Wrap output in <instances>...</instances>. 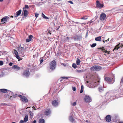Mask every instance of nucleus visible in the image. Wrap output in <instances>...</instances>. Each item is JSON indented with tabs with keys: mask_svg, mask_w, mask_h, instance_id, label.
Segmentation results:
<instances>
[{
	"mask_svg": "<svg viewBox=\"0 0 123 123\" xmlns=\"http://www.w3.org/2000/svg\"><path fill=\"white\" fill-rule=\"evenodd\" d=\"M39 123H44V119L41 118L39 119Z\"/></svg>",
	"mask_w": 123,
	"mask_h": 123,
	"instance_id": "nucleus-25",
	"label": "nucleus"
},
{
	"mask_svg": "<svg viewBox=\"0 0 123 123\" xmlns=\"http://www.w3.org/2000/svg\"><path fill=\"white\" fill-rule=\"evenodd\" d=\"M62 64H63L64 66H65V65L64 64V63H62Z\"/></svg>",
	"mask_w": 123,
	"mask_h": 123,
	"instance_id": "nucleus-59",
	"label": "nucleus"
},
{
	"mask_svg": "<svg viewBox=\"0 0 123 123\" xmlns=\"http://www.w3.org/2000/svg\"><path fill=\"white\" fill-rule=\"evenodd\" d=\"M23 12H24V15L25 17H27L28 14V11L26 10L24 8H23Z\"/></svg>",
	"mask_w": 123,
	"mask_h": 123,
	"instance_id": "nucleus-17",
	"label": "nucleus"
},
{
	"mask_svg": "<svg viewBox=\"0 0 123 123\" xmlns=\"http://www.w3.org/2000/svg\"><path fill=\"white\" fill-rule=\"evenodd\" d=\"M16 57L19 60H21L22 59H19L20 57L18 55V54L16 55Z\"/></svg>",
	"mask_w": 123,
	"mask_h": 123,
	"instance_id": "nucleus-31",
	"label": "nucleus"
},
{
	"mask_svg": "<svg viewBox=\"0 0 123 123\" xmlns=\"http://www.w3.org/2000/svg\"><path fill=\"white\" fill-rule=\"evenodd\" d=\"M18 95L17 94H15L14 95L13 94V95L12 96V99H13V98H15L16 97H17V96L18 97Z\"/></svg>",
	"mask_w": 123,
	"mask_h": 123,
	"instance_id": "nucleus-35",
	"label": "nucleus"
},
{
	"mask_svg": "<svg viewBox=\"0 0 123 123\" xmlns=\"http://www.w3.org/2000/svg\"><path fill=\"white\" fill-rule=\"evenodd\" d=\"M76 104V102H74L73 103H71V105L73 106H75Z\"/></svg>",
	"mask_w": 123,
	"mask_h": 123,
	"instance_id": "nucleus-41",
	"label": "nucleus"
},
{
	"mask_svg": "<svg viewBox=\"0 0 123 123\" xmlns=\"http://www.w3.org/2000/svg\"><path fill=\"white\" fill-rule=\"evenodd\" d=\"M105 80L106 81L108 82H111V84H113L115 81V80L113 78H111L108 77H105Z\"/></svg>",
	"mask_w": 123,
	"mask_h": 123,
	"instance_id": "nucleus-11",
	"label": "nucleus"
},
{
	"mask_svg": "<svg viewBox=\"0 0 123 123\" xmlns=\"http://www.w3.org/2000/svg\"><path fill=\"white\" fill-rule=\"evenodd\" d=\"M8 17L5 16L1 19V22H3L4 23H6V22L7 21V19H8Z\"/></svg>",
	"mask_w": 123,
	"mask_h": 123,
	"instance_id": "nucleus-14",
	"label": "nucleus"
},
{
	"mask_svg": "<svg viewBox=\"0 0 123 123\" xmlns=\"http://www.w3.org/2000/svg\"><path fill=\"white\" fill-rule=\"evenodd\" d=\"M33 37V36L31 35H30L29 37V39L31 40L32 38Z\"/></svg>",
	"mask_w": 123,
	"mask_h": 123,
	"instance_id": "nucleus-36",
	"label": "nucleus"
},
{
	"mask_svg": "<svg viewBox=\"0 0 123 123\" xmlns=\"http://www.w3.org/2000/svg\"><path fill=\"white\" fill-rule=\"evenodd\" d=\"M100 68L99 66L95 65L91 67L90 69L92 71H98L99 70Z\"/></svg>",
	"mask_w": 123,
	"mask_h": 123,
	"instance_id": "nucleus-5",
	"label": "nucleus"
},
{
	"mask_svg": "<svg viewBox=\"0 0 123 123\" xmlns=\"http://www.w3.org/2000/svg\"><path fill=\"white\" fill-rule=\"evenodd\" d=\"M81 38V37L79 35H76L73 37V38L75 41H78Z\"/></svg>",
	"mask_w": 123,
	"mask_h": 123,
	"instance_id": "nucleus-13",
	"label": "nucleus"
},
{
	"mask_svg": "<svg viewBox=\"0 0 123 123\" xmlns=\"http://www.w3.org/2000/svg\"><path fill=\"white\" fill-rule=\"evenodd\" d=\"M119 123H123V122H119Z\"/></svg>",
	"mask_w": 123,
	"mask_h": 123,
	"instance_id": "nucleus-63",
	"label": "nucleus"
},
{
	"mask_svg": "<svg viewBox=\"0 0 123 123\" xmlns=\"http://www.w3.org/2000/svg\"><path fill=\"white\" fill-rule=\"evenodd\" d=\"M29 70V68H28L26 70H24L22 73V75L24 76H25L27 78L28 77L30 74Z\"/></svg>",
	"mask_w": 123,
	"mask_h": 123,
	"instance_id": "nucleus-2",
	"label": "nucleus"
},
{
	"mask_svg": "<svg viewBox=\"0 0 123 123\" xmlns=\"http://www.w3.org/2000/svg\"><path fill=\"white\" fill-rule=\"evenodd\" d=\"M80 59L79 58H77L76 61V63L77 65H79L80 64Z\"/></svg>",
	"mask_w": 123,
	"mask_h": 123,
	"instance_id": "nucleus-23",
	"label": "nucleus"
},
{
	"mask_svg": "<svg viewBox=\"0 0 123 123\" xmlns=\"http://www.w3.org/2000/svg\"><path fill=\"white\" fill-rule=\"evenodd\" d=\"M77 72L78 73H81L84 71L83 70H78L77 71Z\"/></svg>",
	"mask_w": 123,
	"mask_h": 123,
	"instance_id": "nucleus-32",
	"label": "nucleus"
},
{
	"mask_svg": "<svg viewBox=\"0 0 123 123\" xmlns=\"http://www.w3.org/2000/svg\"><path fill=\"white\" fill-rule=\"evenodd\" d=\"M97 45V44L96 43H93L91 45V47L92 48H93L95 46Z\"/></svg>",
	"mask_w": 123,
	"mask_h": 123,
	"instance_id": "nucleus-34",
	"label": "nucleus"
},
{
	"mask_svg": "<svg viewBox=\"0 0 123 123\" xmlns=\"http://www.w3.org/2000/svg\"><path fill=\"white\" fill-rule=\"evenodd\" d=\"M36 121L35 120L33 121V122H32L31 123H36Z\"/></svg>",
	"mask_w": 123,
	"mask_h": 123,
	"instance_id": "nucleus-54",
	"label": "nucleus"
},
{
	"mask_svg": "<svg viewBox=\"0 0 123 123\" xmlns=\"http://www.w3.org/2000/svg\"><path fill=\"white\" fill-rule=\"evenodd\" d=\"M23 8H25V9H26V8L28 9L29 8V7L27 5H25V6Z\"/></svg>",
	"mask_w": 123,
	"mask_h": 123,
	"instance_id": "nucleus-40",
	"label": "nucleus"
},
{
	"mask_svg": "<svg viewBox=\"0 0 123 123\" xmlns=\"http://www.w3.org/2000/svg\"><path fill=\"white\" fill-rule=\"evenodd\" d=\"M96 6L97 8H102L104 6L103 4H101L99 1L97 0L96 1Z\"/></svg>",
	"mask_w": 123,
	"mask_h": 123,
	"instance_id": "nucleus-7",
	"label": "nucleus"
},
{
	"mask_svg": "<svg viewBox=\"0 0 123 123\" xmlns=\"http://www.w3.org/2000/svg\"><path fill=\"white\" fill-rule=\"evenodd\" d=\"M101 36H100L98 37L95 38V40L96 41H101Z\"/></svg>",
	"mask_w": 123,
	"mask_h": 123,
	"instance_id": "nucleus-21",
	"label": "nucleus"
},
{
	"mask_svg": "<svg viewBox=\"0 0 123 123\" xmlns=\"http://www.w3.org/2000/svg\"><path fill=\"white\" fill-rule=\"evenodd\" d=\"M30 115L31 116V117L32 118L33 116V113L31 111H30Z\"/></svg>",
	"mask_w": 123,
	"mask_h": 123,
	"instance_id": "nucleus-37",
	"label": "nucleus"
},
{
	"mask_svg": "<svg viewBox=\"0 0 123 123\" xmlns=\"http://www.w3.org/2000/svg\"><path fill=\"white\" fill-rule=\"evenodd\" d=\"M7 104H5V103H3V104H1V105H7Z\"/></svg>",
	"mask_w": 123,
	"mask_h": 123,
	"instance_id": "nucleus-56",
	"label": "nucleus"
},
{
	"mask_svg": "<svg viewBox=\"0 0 123 123\" xmlns=\"http://www.w3.org/2000/svg\"><path fill=\"white\" fill-rule=\"evenodd\" d=\"M21 11H22L21 10H20L17 11L16 13V15L14 16V17H18L20 14L21 12Z\"/></svg>",
	"mask_w": 123,
	"mask_h": 123,
	"instance_id": "nucleus-19",
	"label": "nucleus"
},
{
	"mask_svg": "<svg viewBox=\"0 0 123 123\" xmlns=\"http://www.w3.org/2000/svg\"><path fill=\"white\" fill-rule=\"evenodd\" d=\"M69 120L72 123H75L76 122L75 120L71 116H70L69 117Z\"/></svg>",
	"mask_w": 123,
	"mask_h": 123,
	"instance_id": "nucleus-18",
	"label": "nucleus"
},
{
	"mask_svg": "<svg viewBox=\"0 0 123 123\" xmlns=\"http://www.w3.org/2000/svg\"><path fill=\"white\" fill-rule=\"evenodd\" d=\"M83 92V89H81L80 91V93H82Z\"/></svg>",
	"mask_w": 123,
	"mask_h": 123,
	"instance_id": "nucleus-53",
	"label": "nucleus"
},
{
	"mask_svg": "<svg viewBox=\"0 0 123 123\" xmlns=\"http://www.w3.org/2000/svg\"><path fill=\"white\" fill-rule=\"evenodd\" d=\"M84 100L85 101L86 103H89L92 101L91 97L88 95H86L85 96Z\"/></svg>",
	"mask_w": 123,
	"mask_h": 123,
	"instance_id": "nucleus-3",
	"label": "nucleus"
},
{
	"mask_svg": "<svg viewBox=\"0 0 123 123\" xmlns=\"http://www.w3.org/2000/svg\"><path fill=\"white\" fill-rule=\"evenodd\" d=\"M11 18H13V16H11Z\"/></svg>",
	"mask_w": 123,
	"mask_h": 123,
	"instance_id": "nucleus-62",
	"label": "nucleus"
},
{
	"mask_svg": "<svg viewBox=\"0 0 123 123\" xmlns=\"http://www.w3.org/2000/svg\"><path fill=\"white\" fill-rule=\"evenodd\" d=\"M52 104L54 107H56L58 105L59 102L58 101L54 100H53L52 101Z\"/></svg>",
	"mask_w": 123,
	"mask_h": 123,
	"instance_id": "nucleus-9",
	"label": "nucleus"
},
{
	"mask_svg": "<svg viewBox=\"0 0 123 123\" xmlns=\"http://www.w3.org/2000/svg\"><path fill=\"white\" fill-rule=\"evenodd\" d=\"M18 50L20 54H24L25 51V50L24 49V47H20L18 48Z\"/></svg>",
	"mask_w": 123,
	"mask_h": 123,
	"instance_id": "nucleus-8",
	"label": "nucleus"
},
{
	"mask_svg": "<svg viewBox=\"0 0 123 123\" xmlns=\"http://www.w3.org/2000/svg\"><path fill=\"white\" fill-rule=\"evenodd\" d=\"M12 64H13V63H12V62H10L9 63V65L10 66H12Z\"/></svg>",
	"mask_w": 123,
	"mask_h": 123,
	"instance_id": "nucleus-51",
	"label": "nucleus"
},
{
	"mask_svg": "<svg viewBox=\"0 0 123 123\" xmlns=\"http://www.w3.org/2000/svg\"><path fill=\"white\" fill-rule=\"evenodd\" d=\"M123 83V77L122 79L120 81V84Z\"/></svg>",
	"mask_w": 123,
	"mask_h": 123,
	"instance_id": "nucleus-44",
	"label": "nucleus"
},
{
	"mask_svg": "<svg viewBox=\"0 0 123 123\" xmlns=\"http://www.w3.org/2000/svg\"><path fill=\"white\" fill-rule=\"evenodd\" d=\"M68 2L69 3L71 4H73V2L71 1H68Z\"/></svg>",
	"mask_w": 123,
	"mask_h": 123,
	"instance_id": "nucleus-47",
	"label": "nucleus"
},
{
	"mask_svg": "<svg viewBox=\"0 0 123 123\" xmlns=\"http://www.w3.org/2000/svg\"><path fill=\"white\" fill-rule=\"evenodd\" d=\"M56 63V62L55 60H53L51 62L50 64V69L53 70L55 68Z\"/></svg>",
	"mask_w": 123,
	"mask_h": 123,
	"instance_id": "nucleus-4",
	"label": "nucleus"
},
{
	"mask_svg": "<svg viewBox=\"0 0 123 123\" xmlns=\"http://www.w3.org/2000/svg\"><path fill=\"white\" fill-rule=\"evenodd\" d=\"M62 80H62V79H61V80H60V81L61 82V81H62Z\"/></svg>",
	"mask_w": 123,
	"mask_h": 123,
	"instance_id": "nucleus-61",
	"label": "nucleus"
},
{
	"mask_svg": "<svg viewBox=\"0 0 123 123\" xmlns=\"http://www.w3.org/2000/svg\"><path fill=\"white\" fill-rule=\"evenodd\" d=\"M100 82V80H99V79H98L97 81H95V82H92L91 83H89L88 81H87L86 82L87 83L86 84L87 86L89 87V84H91V85H93V87H95L96 86H97L99 84L98 83H99Z\"/></svg>",
	"mask_w": 123,
	"mask_h": 123,
	"instance_id": "nucleus-1",
	"label": "nucleus"
},
{
	"mask_svg": "<svg viewBox=\"0 0 123 123\" xmlns=\"http://www.w3.org/2000/svg\"><path fill=\"white\" fill-rule=\"evenodd\" d=\"M98 90L100 92H101V91L102 90V89L101 88H99L98 89Z\"/></svg>",
	"mask_w": 123,
	"mask_h": 123,
	"instance_id": "nucleus-52",
	"label": "nucleus"
},
{
	"mask_svg": "<svg viewBox=\"0 0 123 123\" xmlns=\"http://www.w3.org/2000/svg\"><path fill=\"white\" fill-rule=\"evenodd\" d=\"M30 41H31V40H30L29 39H27L26 40V42H29Z\"/></svg>",
	"mask_w": 123,
	"mask_h": 123,
	"instance_id": "nucleus-45",
	"label": "nucleus"
},
{
	"mask_svg": "<svg viewBox=\"0 0 123 123\" xmlns=\"http://www.w3.org/2000/svg\"><path fill=\"white\" fill-rule=\"evenodd\" d=\"M72 66L73 68H76L77 66L74 63H73L72 65Z\"/></svg>",
	"mask_w": 123,
	"mask_h": 123,
	"instance_id": "nucleus-30",
	"label": "nucleus"
},
{
	"mask_svg": "<svg viewBox=\"0 0 123 123\" xmlns=\"http://www.w3.org/2000/svg\"><path fill=\"white\" fill-rule=\"evenodd\" d=\"M103 43H105V41L103 40Z\"/></svg>",
	"mask_w": 123,
	"mask_h": 123,
	"instance_id": "nucleus-64",
	"label": "nucleus"
},
{
	"mask_svg": "<svg viewBox=\"0 0 123 123\" xmlns=\"http://www.w3.org/2000/svg\"><path fill=\"white\" fill-rule=\"evenodd\" d=\"M18 97H20L21 101L24 102L25 103L28 102V100L24 96L19 95H18Z\"/></svg>",
	"mask_w": 123,
	"mask_h": 123,
	"instance_id": "nucleus-6",
	"label": "nucleus"
},
{
	"mask_svg": "<svg viewBox=\"0 0 123 123\" xmlns=\"http://www.w3.org/2000/svg\"><path fill=\"white\" fill-rule=\"evenodd\" d=\"M67 39H68V40L69 39V38L68 37H67Z\"/></svg>",
	"mask_w": 123,
	"mask_h": 123,
	"instance_id": "nucleus-58",
	"label": "nucleus"
},
{
	"mask_svg": "<svg viewBox=\"0 0 123 123\" xmlns=\"http://www.w3.org/2000/svg\"><path fill=\"white\" fill-rule=\"evenodd\" d=\"M72 89L74 91H76V88L75 87H72Z\"/></svg>",
	"mask_w": 123,
	"mask_h": 123,
	"instance_id": "nucleus-46",
	"label": "nucleus"
},
{
	"mask_svg": "<svg viewBox=\"0 0 123 123\" xmlns=\"http://www.w3.org/2000/svg\"><path fill=\"white\" fill-rule=\"evenodd\" d=\"M119 44H118L113 49V51H114L115 50H117V49H118L120 48V47L119 46Z\"/></svg>",
	"mask_w": 123,
	"mask_h": 123,
	"instance_id": "nucleus-24",
	"label": "nucleus"
},
{
	"mask_svg": "<svg viewBox=\"0 0 123 123\" xmlns=\"http://www.w3.org/2000/svg\"><path fill=\"white\" fill-rule=\"evenodd\" d=\"M84 88V87L83 86V85H82L81 86V89H83Z\"/></svg>",
	"mask_w": 123,
	"mask_h": 123,
	"instance_id": "nucleus-55",
	"label": "nucleus"
},
{
	"mask_svg": "<svg viewBox=\"0 0 123 123\" xmlns=\"http://www.w3.org/2000/svg\"><path fill=\"white\" fill-rule=\"evenodd\" d=\"M39 15L37 13H35V16L36 17V18H37V17Z\"/></svg>",
	"mask_w": 123,
	"mask_h": 123,
	"instance_id": "nucleus-43",
	"label": "nucleus"
},
{
	"mask_svg": "<svg viewBox=\"0 0 123 123\" xmlns=\"http://www.w3.org/2000/svg\"><path fill=\"white\" fill-rule=\"evenodd\" d=\"M106 121L108 122H110L111 120V117L110 115H107L105 118Z\"/></svg>",
	"mask_w": 123,
	"mask_h": 123,
	"instance_id": "nucleus-15",
	"label": "nucleus"
},
{
	"mask_svg": "<svg viewBox=\"0 0 123 123\" xmlns=\"http://www.w3.org/2000/svg\"><path fill=\"white\" fill-rule=\"evenodd\" d=\"M5 97L6 98H9V96L8 94H6L5 95Z\"/></svg>",
	"mask_w": 123,
	"mask_h": 123,
	"instance_id": "nucleus-39",
	"label": "nucleus"
},
{
	"mask_svg": "<svg viewBox=\"0 0 123 123\" xmlns=\"http://www.w3.org/2000/svg\"><path fill=\"white\" fill-rule=\"evenodd\" d=\"M12 68L14 69H16L17 70H18L20 69V67L17 65H14L13 66Z\"/></svg>",
	"mask_w": 123,
	"mask_h": 123,
	"instance_id": "nucleus-20",
	"label": "nucleus"
},
{
	"mask_svg": "<svg viewBox=\"0 0 123 123\" xmlns=\"http://www.w3.org/2000/svg\"><path fill=\"white\" fill-rule=\"evenodd\" d=\"M13 51V54H15L16 55L18 54V52L17 50H16L15 49H14Z\"/></svg>",
	"mask_w": 123,
	"mask_h": 123,
	"instance_id": "nucleus-29",
	"label": "nucleus"
},
{
	"mask_svg": "<svg viewBox=\"0 0 123 123\" xmlns=\"http://www.w3.org/2000/svg\"><path fill=\"white\" fill-rule=\"evenodd\" d=\"M106 16V15L105 13H103L100 14V19L101 20H104Z\"/></svg>",
	"mask_w": 123,
	"mask_h": 123,
	"instance_id": "nucleus-10",
	"label": "nucleus"
},
{
	"mask_svg": "<svg viewBox=\"0 0 123 123\" xmlns=\"http://www.w3.org/2000/svg\"><path fill=\"white\" fill-rule=\"evenodd\" d=\"M87 19V18L86 16H83L82 17L80 18L81 19Z\"/></svg>",
	"mask_w": 123,
	"mask_h": 123,
	"instance_id": "nucleus-33",
	"label": "nucleus"
},
{
	"mask_svg": "<svg viewBox=\"0 0 123 123\" xmlns=\"http://www.w3.org/2000/svg\"><path fill=\"white\" fill-rule=\"evenodd\" d=\"M42 17L46 19H48L49 18L46 16L44 14L42 13Z\"/></svg>",
	"mask_w": 123,
	"mask_h": 123,
	"instance_id": "nucleus-28",
	"label": "nucleus"
},
{
	"mask_svg": "<svg viewBox=\"0 0 123 123\" xmlns=\"http://www.w3.org/2000/svg\"><path fill=\"white\" fill-rule=\"evenodd\" d=\"M43 59H41L40 60V63L41 64L43 61Z\"/></svg>",
	"mask_w": 123,
	"mask_h": 123,
	"instance_id": "nucleus-50",
	"label": "nucleus"
},
{
	"mask_svg": "<svg viewBox=\"0 0 123 123\" xmlns=\"http://www.w3.org/2000/svg\"><path fill=\"white\" fill-rule=\"evenodd\" d=\"M3 64V62L2 61H0V66H2Z\"/></svg>",
	"mask_w": 123,
	"mask_h": 123,
	"instance_id": "nucleus-42",
	"label": "nucleus"
},
{
	"mask_svg": "<svg viewBox=\"0 0 123 123\" xmlns=\"http://www.w3.org/2000/svg\"><path fill=\"white\" fill-rule=\"evenodd\" d=\"M7 94L9 96V99H12V96L13 95V93L12 92L8 91L7 92Z\"/></svg>",
	"mask_w": 123,
	"mask_h": 123,
	"instance_id": "nucleus-12",
	"label": "nucleus"
},
{
	"mask_svg": "<svg viewBox=\"0 0 123 123\" xmlns=\"http://www.w3.org/2000/svg\"><path fill=\"white\" fill-rule=\"evenodd\" d=\"M101 50L103 51V52H105V53H107L108 54H109V52L107 51L104 48L103 49Z\"/></svg>",
	"mask_w": 123,
	"mask_h": 123,
	"instance_id": "nucleus-27",
	"label": "nucleus"
},
{
	"mask_svg": "<svg viewBox=\"0 0 123 123\" xmlns=\"http://www.w3.org/2000/svg\"><path fill=\"white\" fill-rule=\"evenodd\" d=\"M69 77H61L60 78L67 79H68Z\"/></svg>",
	"mask_w": 123,
	"mask_h": 123,
	"instance_id": "nucleus-38",
	"label": "nucleus"
},
{
	"mask_svg": "<svg viewBox=\"0 0 123 123\" xmlns=\"http://www.w3.org/2000/svg\"><path fill=\"white\" fill-rule=\"evenodd\" d=\"M60 26H59L58 27V28L57 29H56V30H58V29H59V28H60Z\"/></svg>",
	"mask_w": 123,
	"mask_h": 123,
	"instance_id": "nucleus-57",
	"label": "nucleus"
},
{
	"mask_svg": "<svg viewBox=\"0 0 123 123\" xmlns=\"http://www.w3.org/2000/svg\"><path fill=\"white\" fill-rule=\"evenodd\" d=\"M0 91L2 93H6L7 92V90L6 89H0Z\"/></svg>",
	"mask_w": 123,
	"mask_h": 123,
	"instance_id": "nucleus-22",
	"label": "nucleus"
},
{
	"mask_svg": "<svg viewBox=\"0 0 123 123\" xmlns=\"http://www.w3.org/2000/svg\"><path fill=\"white\" fill-rule=\"evenodd\" d=\"M24 122V121H23L22 120H21L19 122V123H23Z\"/></svg>",
	"mask_w": 123,
	"mask_h": 123,
	"instance_id": "nucleus-49",
	"label": "nucleus"
},
{
	"mask_svg": "<svg viewBox=\"0 0 123 123\" xmlns=\"http://www.w3.org/2000/svg\"><path fill=\"white\" fill-rule=\"evenodd\" d=\"M28 115H26L25 116L24 119V122H26L28 120Z\"/></svg>",
	"mask_w": 123,
	"mask_h": 123,
	"instance_id": "nucleus-26",
	"label": "nucleus"
},
{
	"mask_svg": "<svg viewBox=\"0 0 123 123\" xmlns=\"http://www.w3.org/2000/svg\"><path fill=\"white\" fill-rule=\"evenodd\" d=\"M104 48L103 47H102V48H98V49H101V50L103 49Z\"/></svg>",
	"mask_w": 123,
	"mask_h": 123,
	"instance_id": "nucleus-48",
	"label": "nucleus"
},
{
	"mask_svg": "<svg viewBox=\"0 0 123 123\" xmlns=\"http://www.w3.org/2000/svg\"><path fill=\"white\" fill-rule=\"evenodd\" d=\"M3 1V0H0V1L2 2Z\"/></svg>",
	"mask_w": 123,
	"mask_h": 123,
	"instance_id": "nucleus-60",
	"label": "nucleus"
},
{
	"mask_svg": "<svg viewBox=\"0 0 123 123\" xmlns=\"http://www.w3.org/2000/svg\"><path fill=\"white\" fill-rule=\"evenodd\" d=\"M45 114L46 115H48L51 113V110L49 109H46L45 111Z\"/></svg>",
	"mask_w": 123,
	"mask_h": 123,
	"instance_id": "nucleus-16",
	"label": "nucleus"
}]
</instances>
